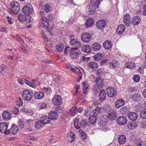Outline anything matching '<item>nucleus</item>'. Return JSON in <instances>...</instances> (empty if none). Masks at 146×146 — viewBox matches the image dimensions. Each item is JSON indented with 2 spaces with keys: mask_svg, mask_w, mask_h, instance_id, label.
I'll use <instances>...</instances> for the list:
<instances>
[{
  "mask_svg": "<svg viewBox=\"0 0 146 146\" xmlns=\"http://www.w3.org/2000/svg\"><path fill=\"white\" fill-rule=\"evenodd\" d=\"M116 115V111L114 110H112L109 113L108 116L110 119L113 120L115 119Z\"/></svg>",
  "mask_w": 146,
  "mask_h": 146,
  "instance_id": "nucleus-26",
  "label": "nucleus"
},
{
  "mask_svg": "<svg viewBox=\"0 0 146 146\" xmlns=\"http://www.w3.org/2000/svg\"><path fill=\"white\" fill-rule=\"evenodd\" d=\"M51 119L54 120L58 117V115L56 112L52 111L50 112L49 115Z\"/></svg>",
  "mask_w": 146,
  "mask_h": 146,
  "instance_id": "nucleus-32",
  "label": "nucleus"
},
{
  "mask_svg": "<svg viewBox=\"0 0 146 146\" xmlns=\"http://www.w3.org/2000/svg\"><path fill=\"white\" fill-rule=\"evenodd\" d=\"M44 10L46 13L49 12L51 9V5L49 4H46L44 7Z\"/></svg>",
  "mask_w": 146,
  "mask_h": 146,
  "instance_id": "nucleus-51",
  "label": "nucleus"
},
{
  "mask_svg": "<svg viewBox=\"0 0 146 146\" xmlns=\"http://www.w3.org/2000/svg\"><path fill=\"white\" fill-rule=\"evenodd\" d=\"M42 90L43 91L46 92L48 95L51 94L52 92L51 89L49 87H43Z\"/></svg>",
  "mask_w": 146,
  "mask_h": 146,
  "instance_id": "nucleus-45",
  "label": "nucleus"
},
{
  "mask_svg": "<svg viewBox=\"0 0 146 146\" xmlns=\"http://www.w3.org/2000/svg\"><path fill=\"white\" fill-rule=\"evenodd\" d=\"M106 25V22L103 20L98 21L96 23L97 28L100 29L104 28Z\"/></svg>",
  "mask_w": 146,
  "mask_h": 146,
  "instance_id": "nucleus-13",
  "label": "nucleus"
},
{
  "mask_svg": "<svg viewBox=\"0 0 146 146\" xmlns=\"http://www.w3.org/2000/svg\"><path fill=\"white\" fill-rule=\"evenodd\" d=\"M52 102L54 105H58L61 104L62 100L60 96L56 95L53 97Z\"/></svg>",
  "mask_w": 146,
  "mask_h": 146,
  "instance_id": "nucleus-10",
  "label": "nucleus"
},
{
  "mask_svg": "<svg viewBox=\"0 0 146 146\" xmlns=\"http://www.w3.org/2000/svg\"><path fill=\"white\" fill-rule=\"evenodd\" d=\"M108 64L109 65L110 67L112 68H115L117 65L116 62L115 61L110 62L108 63Z\"/></svg>",
  "mask_w": 146,
  "mask_h": 146,
  "instance_id": "nucleus-54",
  "label": "nucleus"
},
{
  "mask_svg": "<svg viewBox=\"0 0 146 146\" xmlns=\"http://www.w3.org/2000/svg\"><path fill=\"white\" fill-rule=\"evenodd\" d=\"M8 68L3 64H2L1 65V73L3 75H5L8 70Z\"/></svg>",
  "mask_w": 146,
  "mask_h": 146,
  "instance_id": "nucleus-33",
  "label": "nucleus"
},
{
  "mask_svg": "<svg viewBox=\"0 0 146 146\" xmlns=\"http://www.w3.org/2000/svg\"><path fill=\"white\" fill-rule=\"evenodd\" d=\"M44 125V123L41 121L36 122L35 125V126L36 128L38 129L41 128Z\"/></svg>",
  "mask_w": 146,
  "mask_h": 146,
  "instance_id": "nucleus-42",
  "label": "nucleus"
},
{
  "mask_svg": "<svg viewBox=\"0 0 146 146\" xmlns=\"http://www.w3.org/2000/svg\"><path fill=\"white\" fill-rule=\"evenodd\" d=\"M127 122V119L123 116H120L117 119V122L119 125H123Z\"/></svg>",
  "mask_w": 146,
  "mask_h": 146,
  "instance_id": "nucleus-20",
  "label": "nucleus"
},
{
  "mask_svg": "<svg viewBox=\"0 0 146 146\" xmlns=\"http://www.w3.org/2000/svg\"><path fill=\"white\" fill-rule=\"evenodd\" d=\"M94 23V20L92 18H89L87 19L86 23L85 26L86 27H88L91 26Z\"/></svg>",
  "mask_w": 146,
  "mask_h": 146,
  "instance_id": "nucleus-35",
  "label": "nucleus"
},
{
  "mask_svg": "<svg viewBox=\"0 0 146 146\" xmlns=\"http://www.w3.org/2000/svg\"><path fill=\"white\" fill-rule=\"evenodd\" d=\"M104 57L102 54L99 53L93 56V59L96 61H100L102 60Z\"/></svg>",
  "mask_w": 146,
  "mask_h": 146,
  "instance_id": "nucleus-34",
  "label": "nucleus"
},
{
  "mask_svg": "<svg viewBox=\"0 0 146 146\" xmlns=\"http://www.w3.org/2000/svg\"><path fill=\"white\" fill-rule=\"evenodd\" d=\"M128 117L131 120L133 121H135L138 117V115L137 113L132 112L129 114Z\"/></svg>",
  "mask_w": 146,
  "mask_h": 146,
  "instance_id": "nucleus-23",
  "label": "nucleus"
},
{
  "mask_svg": "<svg viewBox=\"0 0 146 146\" xmlns=\"http://www.w3.org/2000/svg\"><path fill=\"white\" fill-rule=\"evenodd\" d=\"M8 125L5 123H2L0 124V132L5 134L6 130L8 128Z\"/></svg>",
  "mask_w": 146,
  "mask_h": 146,
  "instance_id": "nucleus-19",
  "label": "nucleus"
},
{
  "mask_svg": "<svg viewBox=\"0 0 146 146\" xmlns=\"http://www.w3.org/2000/svg\"><path fill=\"white\" fill-rule=\"evenodd\" d=\"M10 10L13 14H16L19 10V5L16 1L12 2L10 4Z\"/></svg>",
  "mask_w": 146,
  "mask_h": 146,
  "instance_id": "nucleus-2",
  "label": "nucleus"
},
{
  "mask_svg": "<svg viewBox=\"0 0 146 146\" xmlns=\"http://www.w3.org/2000/svg\"><path fill=\"white\" fill-rule=\"evenodd\" d=\"M26 123L28 125V126H31L33 124V121L31 120H27L26 121Z\"/></svg>",
  "mask_w": 146,
  "mask_h": 146,
  "instance_id": "nucleus-64",
  "label": "nucleus"
},
{
  "mask_svg": "<svg viewBox=\"0 0 146 146\" xmlns=\"http://www.w3.org/2000/svg\"><path fill=\"white\" fill-rule=\"evenodd\" d=\"M18 125L19 128H22L25 125L24 122L22 119H19L17 121Z\"/></svg>",
  "mask_w": 146,
  "mask_h": 146,
  "instance_id": "nucleus-47",
  "label": "nucleus"
},
{
  "mask_svg": "<svg viewBox=\"0 0 146 146\" xmlns=\"http://www.w3.org/2000/svg\"><path fill=\"white\" fill-rule=\"evenodd\" d=\"M19 111L18 109L16 107L14 108L12 110V112L13 113L15 114H17L18 113Z\"/></svg>",
  "mask_w": 146,
  "mask_h": 146,
  "instance_id": "nucleus-58",
  "label": "nucleus"
},
{
  "mask_svg": "<svg viewBox=\"0 0 146 146\" xmlns=\"http://www.w3.org/2000/svg\"><path fill=\"white\" fill-rule=\"evenodd\" d=\"M80 55V53L79 52H76L74 50H72L70 52L69 56L72 59H77Z\"/></svg>",
  "mask_w": 146,
  "mask_h": 146,
  "instance_id": "nucleus-14",
  "label": "nucleus"
},
{
  "mask_svg": "<svg viewBox=\"0 0 146 146\" xmlns=\"http://www.w3.org/2000/svg\"><path fill=\"white\" fill-rule=\"evenodd\" d=\"M126 137L123 135H119L118 138V142L120 144H124L126 141Z\"/></svg>",
  "mask_w": 146,
  "mask_h": 146,
  "instance_id": "nucleus-25",
  "label": "nucleus"
},
{
  "mask_svg": "<svg viewBox=\"0 0 146 146\" xmlns=\"http://www.w3.org/2000/svg\"><path fill=\"white\" fill-rule=\"evenodd\" d=\"M106 98V94L105 90L103 89L100 90L98 95L99 100L100 101H103Z\"/></svg>",
  "mask_w": 146,
  "mask_h": 146,
  "instance_id": "nucleus-11",
  "label": "nucleus"
},
{
  "mask_svg": "<svg viewBox=\"0 0 146 146\" xmlns=\"http://www.w3.org/2000/svg\"><path fill=\"white\" fill-rule=\"evenodd\" d=\"M19 131L18 127L15 125H12L11 129L6 131L5 134L8 135L10 133L12 134L15 135Z\"/></svg>",
  "mask_w": 146,
  "mask_h": 146,
  "instance_id": "nucleus-6",
  "label": "nucleus"
},
{
  "mask_svg": "<svg viewBox=\"0 0 146 146\" xmlns=\"http://www.w3.org/2000/svg\"><path fill=\"white\" fill-rule=\"evenodd\" d=\"M34 97L38 99L42 98L44 96V93L42 92H37L35 93L34 95Z\"/></svg>",
  "mask_w": 146,
  "mask_h": 146,
  "instance_id": "nucleus-31",
  "label": "nucleus"
},
{
  "mask_svg": "<svg viewBox=\"0 0 146 146\" xmlns=\"http://www.w3.org/2000/svg\"><path fill=\"white\" fill-rule=\"evenodd\" d=\"M64 48L63 44H59L57 45L56 46V50L58 52H61Z\"/></svg>",
  "mask_w": 146,
  "mask_h": 146,
  "instance_id": "nucleus-46",
  "label": "nucleus"
},
{
  "mask_svg": "<svg viewBox=\"0 0 146 146\" xmlns=\"http://www.w3.org/2000/svg\"><path fill=\"white\" fill-rule=\"evenodd\" d=\"M77 113V107L76 106L72 107L71 108L69 112V114L72 116L75 115Z\"/></svg>",
  "mask_w": 146,
  "mask_h": 146,
  "instance_id": "nucleus-28",
  "label": "nucleus"
},
{
  "mask_svg": "<svg viewBox=\"0 0 146 146\" xmlns=\"http://www.w3.org/2000/svg\"><path fill=\"white\" fill-rule=\"evenodd\" d=\"M26 16L23 15L21 14H19V15L18 17V18L19 21L20 22H23L24 21H26Z\"/></svg>",
  "mask_w": 146,
  "mask_h": 146,
  "instance_id": "nucleus-48",
  "label": "nucleus"
},
{
  "mask_svg": "<svg viewBox=\"0 0 146 146\" xmlns=\"http://www.w3.org/2000/svg\"><path fill=\"white\" fill-rule=\"evenodd\" d=\"M112 45L111 42L110 41L106 40L103 43V46L106 49L108 50L112 47Z\"/></svg>",
  "mask_w": 146,
  "mask_h": 146,
  "instance_id": "nucleus-29",
  "label": "nucleus"
},
{
  "mask_svg": "<svg viewBox=\"0 0 146 146\" xmlns=\"http://www.w3.org/2000/svg\"><path fill=\"white\" fill-rule=\"evenodd\" d=\"M128 110V108L127 106H124L120 109L119 111L122 114H125Z\"/></svg>",
  "mask_w": 146,
  "mask_h": 146,
  "instance_id": "nucleus-52",
  "label": "nucleus"
},
{
  "mask_svg": "<svg viewBox=\"0 0 146 146\" xmlns=\"http://www.w3.org/2000/svg\"><path fill=\"white\" fill-rule=\"evenodd\" d=\"M33 21V18L31 17L29 15H28L26 19V22L27 23L32 22Z\"/></svg>",
  "mask_w": 146,
  "mask_h": 146,
  "instance_id": "nucleus-55",
  "label": "nucleus"
},
{
  "mask_svg": "<svg viewBox=\"0 0 146 146\" xmlns=\"http://www.w3.org/2000/svg\"><path fill=\"white\" fill-rule=\"evenodd\" d=\"M79 132L81 135V137L83 139H85L86 137V133L81 129L79 130Z\"/></svg>",
  "mask_w": 146,
  "mask_h": 146,
  "instance_id": "nucleus-49",
  "label": "nucleus"
},
{
  "mask_svg": "<svg viewBox=\"0 0 146 146\" xmlns=\"http://www.w3.org/2000/svg\"><path fill=\"white\" fill-rule=\"evenodd\" d=\"M141 21V19L139 16H135L132 19L131 23L134 25H136L140 23Z\"/></svg>",
  "mask_w": 146,
  "mask_h": 146,
  "instance_id": "nucleus-16",
  "label": "nucleus"
},
{
  "mask_svg": "<svg viewBox=\"0 0 146 146\" xmlns=\"http://www.w3.org/2000/svg\"><path fill=\"white\" fill-rule=\"evenodd\" d=\"M140 116L143 119H146V109H145L141 112Z\"/></svg>",
  "mask_w": 146,
  "mask_h": 146,
  "instance_id": "nucleus-50",
  "label": "nucleus"
},
{
  "mask_svg": "<svg viewBox=\"0 0 146 146\" xmlns=\"http://www.w3.org/2000/svg\"><path fill=\"white\" fill-rule=\"evenodd\" d=\"M114 89L111 87H109L106 88V92L108 97L111 98L115 96L116 94V91Z\"/></svg>",
  "mask_w": 146,
  "mask_h": 146,
  "instance_id": "nucleus-8",
  "label": "nucleus"
},
{
  "mask_svg": "<svg viewBox=\"0 0 146 146\" xmlns=\"http://www.w3.org/2000/svg\"><path fill=\"white\" fill-rule=\"evenodd\" d=\"M101 47L100 44L97 42H94L92 45V48L94 50L98 51L99 50Z\"/></svg>",
  "mask_w": 146,
  "mask_h": 146,
  "instance_id": "nucleus-27",
  "label": "nucleus"
},
{
  "mask_svg": "<svg viewBox=\"0 0 146 146\" xmlns=\"http://www.w3.org/2000/svg\"><path fill=\"white\" fill-rule=\"evenodd\" d=\"M95 82L100 88H102L104 85V80L102 78H97L96 79Z\"/></svg>",
  "mask_w": 146,
  "mask_h": 146,
  "instance_id": "nucleus-22",
  "label": "nucleus"
},
{
  "mask_svg": "<svg viewBox=\"0 0 146 146\" xmlns=\"http://www.w3.org/2000/svg\"><path fill=\"white\" fill-rule=\"evenodd\" d=\"M125 103V101L122 99H119L115 103V106L117 108H119L123 106Z\"/></svg>",
  "mask_w": 146,
  "mask_h": 146,
  "instance_id": "nucleus-15",
  "label": "nucleus"
},
{
  "mask_svg": "<svg viewBox=\"0 0 146 146\" xmlns=\"http://www.w3.org/2000/svg\"><path fill=\"white\" fill-rule=\"evenodd\" d=\"M133 78L134 81L136 82H139L140 80V77L137 74H135L134 75Z\"/></svg>",
  "mask_w": 146,
  "mask_h": 146,
  "instance_id": "nucleus-53",
  "label": "nucleus"
},
{
  "mask_svg": "<svg viewBox=\"0 0 146 146\" xmlns=\"http://www.w3.org/2000/svg\"><path fill=\"white\" fill-rule=\"evenodd\" d=\"M23 99L27 101L30 100L33 97V94L31 92L26 90H24L22 94Z\"/></svg>",
  "mask_w": 146,
  "mask_h": 146,
  "instance_id": "nucleus-3",
  "label": "nucleus"
},
{
  "mask_svg": "<svg viewBox=\"0 0 146 146\" xmlns=\"http://www.w3.org/2000/svg\"><path fill=\"white\" fill-rule=\"evenodd\" d=\"M102 108L99 106L96 107L93 111V114L94 115L97 116L101 111Z\"/></svg>",
  "mask_w": 146,
  "mask_h": 146,
  "instance_id": "nucleus-38",
  "label": "nucleus"
},
{
  "mask_svg": "<svg viewBox=\"0 0 146 146\" xmlns=\"http://www.w3.org/2000/svg\"><path fill=\"white\" fill-rule=\"evenodd\" d=\"M49 116L48 115H43L40 117V119L41 120V121L44 124L48 123L50 122L51 120Z\"/></svg>",
  "mask_w": 146,
  "mask_h": 146,
  "instance_id": "nucleus-21",
  "label": "nucleus"
},
{
  "mask_svg": "<svg viewBox=\"0 0 146 146\" xmlns=\"http://www.w3.org/2000/svg\"><path fill=\"white\" fill-rule=\"evenodd\" d=\"M90 2L91 5L98 8L100 4V0H91Z\"/></svg>",
  "mask_w": 146,
  "mask_h": 146,
  "instance_id": "nucleus-39",
  "label": "nucleus"
},
{
  "mask_svg": "<svg viewBox=\"0 0 146 146\" xmlns=\"http://www.w3.org/2000/svg\"><path fill=\"white\" fill-rule=\"evenodd\" d=\"M33 11V7L30 4L26 5L23 9V12L25 15H29L31 14Z\"/></svg>",
  "mask_w": 146,
  "mask_h": 146,
  "instance_id": "nucleus-5",
  "label": "nucleus"
},
{
  "mask_svg": "<svg viewBox=\"0 0 146 146\" xmlns=\"http://www.w3.org/2000/svg\"><path fill=\"white\" fill-rule=\"evenodd\" d=\"M135 65V64L133 62H127L125 64V67L130 69L133 68Z\"/></svg>",
  "mask_w": 146,
  "mask_h": 146,
  "instance_id": "nucleus-41",
  "label": "nucleus"
},
{
  "mask_svg": "<svg viewBox=\"0 0 146 146\" xmlns=\"http://www.w3.org/2000/svg\"><path fill=\"white\" fill-rule=\"evenodd\" d=\"M107 117L106 115H102L100 118L98 120V123L100 126H104L105 125L107 122L106 119Z\"/></svg>",
  "mask_w": 146,
  "mask_h": 146,
  "instance_id": "nucleus-12",
  "label": "nucleus"
},
{
  "mask_svg": "<svg viewBox=\"0 0 146 146\" xmlns=\"http://www.w3.org/2000/svg\"><path fill=\"white\" fill-rule=\"evenodd\" d=\"M82 84L83 92L84 94H86L87 93V90L88 88V83L85 82H83Z\"/></svg>",
  "mask_w": 146,
  "mask_h": 146,
  "instance_id": "nucleus-40",
  "label": "nucleus"
},
{
  "mask_svg": "<svg viewBox=\"0 0 146 146\" xmlns=\"http://www.w3.org/2000/svg\"><path fill=\"white\" fill-rule=\"evenodd\" d=\"M42 24L43 27L44 28L46 29L48 27L49 22L46 18L45 17H42Z\"/></svg>",
  "mask_w": 146,
  "mask_h": 146,
  "instance_id": "nucleus-17",
  "label": "nucleus"
},
{
  "mask_svg": "<svg viewBox=\"0 0 146 146\" xmlns=\"http://www.w3.org/2000/svg\"><path fill=\"white\" fill-rule=\"evenodd\" d=\"M82 51L84 52L89 53L90 52L91 48L90 46L88 45H84L81 48Z\"/></svg>",
  "mask_w": 146,
  "mask_h": 146,
  "instance_id": "nucleus-37",
  "label": "nucleus"
},
{
  "mask_svg": "<svg viewBox=\"0 0 146 146\" xmlns=\"http://www.w3.org/2000/svg\"><path fill=\"white\" fill-rule=\"evenodd\" d=\"M88 65L89 68L94 69L96 68L98 66L97 63L94 62H91L88 64Z\"/></svg>",
  "mask_w": 146,
  "mask_h": 146,
  "instance_id": "nucleus-36",
  "label": "nucleus"
},
{
  "mask_svg": "<svg viewBox=\"0 0 146 146\" xmlns=\"http://www.w3.org/2000/svg\"><path fill=\"white\" fill-rule=\"evenodd\" d=\"M132 98L133 101L136 102H138L141 98V96L139 94H135L132 96Z\"/></svg>",
  "mask_w": 146,
  "mask_h": 146,
  "instance_id": "nucleus-30",
  "label": "nucleus"
},
{
  "mask_svg": "<svg viewBox=\"0 0 146 146\" xmlns=\"http://www.w3.org/2000/svg\"><path fill=\"white\" fill-rule=\"evenodd\" d=\"M127 127L129 129H133L135 128L134 124L131 122L128 123Z\"/></svg>",
  "mask_w": 146,
  "mask_h": 146,
  "instance_id": "nucleus-57",
  "label": "nucleus"
},
{
  "mask_svg": "<svg viewBox=\"0 0 146 146\" xmlns=\"http://www.w3.org/2000/svg\"><path fill=\"white\" fill-rule=\"evenodd\" d=\"M23 104V101L22 99L20 97L18 98V100L17 102V105L20 106H21Z\"/></svg>",
  "mask_w": 146,
  "mask_h": 146,
  "instance_id": "nucleus-60",
  "label": "nucleus"
},
{
  "mask_svg": "<svg viewBox=\"0 0 146 146\" xmlns=\"http://www.w3.org/2000/svg\"><path fill=\"white\" fill-rule=\"evenodd\" d=\"M6 18L7 19V22L9 24L11 25L13 23V21L12 18L8 16H7L6 17Z\"/></svg>",
  "mask_w": 146,
  "mask_h": 146,
  "instance_id": "nucleus-56",
  "label": "nucleus"
},
{
  "mask_svg": "<svg viewBox=\"0 0 146 146\" xmlns=\"http://www.w3.org/2000/svg\"><path fill=\"white\" fill-rule=\"evenodd\" d=\"M130 19L129 15L126 14L124 16L123 21H129Z\"/></svg>",
  "mask_w": 146,
  "mask_h": 146,
  "instance_id": "nucleus-62",
  "label": "nucleus"
},
{
  "mask_svg": "<svg viewBox=\"0 0 146 146\" xmlns=\"http://www.w3.org/2000/svg\"><path fill=\"white\" fill-rule=\"evenodd\" d=\"M135 146H145V145L144 143L140 140L136 143Z\"/></svg>",
  "mask_w": 146,
  "mask_h": 146,
  "instance_id": "nucleus-61",
  "label": "nucleus"
},
{
  "mask_svg": "<svg viewBox=\"0 0 146 146\" xmlns=\"http://www.w3.org/2000/svg\"><path fill=\"white\" fill-rule=\"evenodd\" d=\"M97 8L91 4H88L86 7V12L89 15H93L96 12V9Z\"/></svg>",
  "mask_w": 146,
  "mask_h": 146,
  "instance_id": "nucleus-7",
  "label": "nucleus"
},
{
  "mask_svg": "<svg viewBox=\"0 0 146 146\" xmlns=\"http://www.w3.org/2000/svg\"><path fill=\"white\" fill-rule=\"evenodd\" d=\"M92 110L90 108L86 109L85 111V114L86 116H88L90 115L92 112Z\"/></svg>",
  "mask_w": 146,
  "mask_h": 146,
  "instance_id": "nucleus-59",
  "label": "nucleus"
},
{
  "mask_svg": "<svg viewBox=\"0 0 146 146\" xmlns=\"http://www.w3.org/2000/svg\"><path fill=\"white\" fill-rule=\"evenodd\" d=\"M82 40L84 42H88L91 39V36L90 33H85L81 36Z\"/></svg>",
  "mask_w": 146,
  "mask_h": 146,
  "instance_id": "nucleus-9",
  "label": "nucleus"
},
{
  "mask_svg": "<svg viewBox=\"0 0 146 146\" xmlns=\"http://www.w3.org/2000/svg\"><path fill=\"white\" fill-rule=\"evenodd\" d=\"M40 105L39 108L40 109H44L46 107V104L44 103H41Z\"/></svg>",
  "mask_w": 146,
  "mask_h": 146,
  "instance_id": "nucleus-63",
  "label": "nucleus"
},
{
  "mask_svg": "<svg viewBox=\"0 0 146 146\" xmlns=\"http://www.w3.org/2000/svg\"><path fill=\"white\" fill-rule=\"evenodd\" d=\"M67 137L69 136L72 139L70 141V142L71 143L73 142L75 138V135L73 132L72 131L69 132L67 134Z\"/></svg>",
  "mask_w": 146,
  "mask_h": 146,
  "instance_id": "nucleus-44",
  "label": "nucleus"
},
{
  "mask_svg": "<svg viewBox=\"0 0 146 146\" xmlns=\"http://www.w3.org/2000/svg\"><path fill=\"white\" fill-rule=\"evenodd\" d=\"M70 44L73 47L72 48L75 50H78L81 46V44L79 41L72 38H70Z\"/></svg>",
  "mask_w": 146,
  "mask_h": 146,
  "instance_id": "nucleus-4",
  "label": "nucleus"
},
{
  "mask_svg": "<svg viewBox=\"0 0 146 146\" xmlns=\"http://www.w3.org/2000/svg\"><path fill=\"white\" fill-rule=\"evenodd\" d=\"M11 113L7 111H4L3 113V119L5 120L10 119L11 117Z\"/></svg>",
  "mask_w": 146,
  "mask_h": 146,
  "instance_id": "nucleus-18",
  "label": "nucleus"
},
{
  "mask_svg": "<svg viewBox=\"0 0 146 146\" xmlns=\"http://www.w3.org/2000/svg\"><path fill=\"white\" fill-rule=\"evenodd\" d=\"M81 118L77 117L74 119V124L75 127L79 129L81 127H85L87 124L86 120L81 119Z\"/></svg>",
  "mask_w": 146,
  "mask_h": 146,
  "instance_id": "nucleus-1",
  "label": "nucleus"
},
{
  "mask_svg": "<svg viewBox=\"0 0 146 146\" xmlns=\"http://www.w3.org/2000/svg\"><path fill=\"white\" fill-rule=\"evenodd\" d=\"M97 116L94 115V114L91 116L89 118L90 123L91 124H93L95 123L96 119Z\"/></svg>",
  "mask_w": 146,
  "mask_h": 146,
  "instance_id": "nucleus-43",
  "label": "nucleus"
},
{
  "mask_svg": "<svg viewBox=\"0 0 146 146\" xmlns=\"http://www.w3.org/2000/svg\"><path fill=\"white\" fill-rule=\"evenodd\" d=\"M125 29V27L123 25H120L117 28V33L118 35H120L124 31Z\"/></svg>",
  "mask_w": 146,
  "mask_h": 146,
  "instance_id": "nucleus-24",
  "label": "nucleus"
}]
</instances>
